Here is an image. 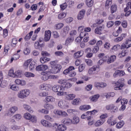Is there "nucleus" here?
I'll return each instance as SVG.
<instances>
[{"label": "nucleus", "instance_id": "0e129e2a", "mask_svg": "<svg viewBox=\"0 0 131 131\" xmlns=\"http://www.w3.org/2000/svg\"><path fill=\"white\" fill-rule=\"evenodd\" d=\"M13 117L15 119H16V120H20V119L22 118V116L20 114H16L14 115Z\"/></svg>", "mask_w": 131, "mask_h": 131}, {"label": "nucleus", "instance_id": "e433bc0d", "mask_svg": "<svg viewBox=\"0 0 131 131\" xmlns=\"http://www.w3.org/2000/svg\"><path fill=\"white\" fill-rule=\"evenodd\" d=\"M32 34H33V31H32L25 37V40H29L30 38H31Z\"/></svg>", "mask_w": 131, "mask_h": 131}, {"label": "nucleus", "instance_id": "4c0bfd02", "mask_svg": "<svg viewBox=\"0 0 131 131\" xmlns=\"http://www.w3.org/2000/svg\"><path fill=\"white\" fill-rule=\"evenodd\" d=\"M124 125V121H121L120 122H119L117 125H116V127L117 128H121L122 126Z\"/></svg>", "mask_w": 131, "mask_h": 131}, {"label": "nucleus", "instance_id": "423d86ee", "mask_svg": "<svg viewBox=\"0 0 131 131\" xmlns=\"http://www.w3.org/2000/svg\"><path fill=\"white\" fill-rule=\"evenodd\" d=\"M58 83L61 85L62 88L65 91V89H70L72 86V84L70 82H67V80L65 79H61L58 80Z\"/></svg>", "mask_w": 131, "mask_h": 131}, {"label": "nucleus", "instance_id": "6e6552de", "mask_svg": "<svg viewBox=\"0 0 131 131\" xmlns=\"http://www.w3.org/2000/svg\"><path fill=\"white\" fill-rule=\"evenodd\" d=\"M16 111H18V107L16 106H12L8 110V112L6 113V115L11 117V116H12L15 114Z\"/></svg>", "mask_w": 131, "mask_h": 131}, {"label": "nucleus", "instance_id": "de8ad7c7", "mask_svg": "<svg viewBox=\"0 0 131 131\" xmlns=\"http://www.w3.org/2000/svg\"><path fill=\"white\" fill-rule=\"evenodd\" d=\"M25 75L26 77H34V74L29 72H26Z\"/></svg>", "mask_w": 131, "mask_h": 131}, {"label": "nucleus", "instance_id": "a18cd8bd", "mask_svg": "<svg viewBox=\"0 0 131 131\" xmlns=\"http://www.w3.org/2000/svg\"><path fill=\"white\" fill-rule=\"evenodd\" d=\"M46 100L47 102H54L55 98L52 96H48L46 98Z\"/></svg>", "mask_w": 131, "mask_h": 131}, {"label": "nucleus", "instance_id": "f3484780", "mask_svg": "<svg viewBox=\"0 0 131 131\" xmlns=\"http://www.w3.org/2000/svg\"><path fill=\"white\" fill-rule=\"evenodd\" d=\"M106 110H112L114 112L117 111V107L115 106L114 104H109L105 106Z\"/></svg>", "mask_w": 131, "mask_h": 131}, {"label": "nucleus", "instance_id": "39448f33", "mask_svg": "<svg viewBox=\"0 0 131 131\" xmlns=\"http://www.w3.org/2000/svg\"><path fill=\"white\" fill-rule=\"evenodd\" d=\"M41 55L43 56V57H41L40 59V61L41 64H45V63H46V62L51 61V58L47 57L50 56V54L47 52V51H42Z\"/></svg>", "mask_w": 131, "mask_h": 131}, {"label": "nucleus", "instance_id": "1a4fd4ad", "mask_svg": "<svg viewBox=\"0 0 131 131\" xmlns=\"http://www.w3.org/2000/svg\"><path fill=\"white\" fill-rule=\"evenodd\" d=\"M58 106L61 108V109H63V110H65L66 109H68V108H69L68 102H67L65 100H60L58 102Z\"/></svg>", "mask_w": 131, "mask_h": 131}, {"label": "nucleus", "instance_id": "4468645a", "mask_svg": "<svg viewBox=\"0 0 131 131\" xmlns=\"http://www.w3.org/2000/svg\"><path fill=\"white\" fill-rule=\"evenodd\" d=\"M104 28V25H100V26L97 27V28L95 29L94 32L96 34H99V35H101V34H102V31H103Z\"/></svg>", "mask_w": 131, "mask_h": 131}, {"label": "nucleus", "instance_id": "6e6d98bb", "mask_svg": "<svg viewBox=\"0 0 131 131\" xmlns=\"http://www.w3.org/2000/svg\"><path fill=\"white\" fill-rule=\"evenodd\" d=\"M74 124H77L79 122V118L78 117L75 116L73 118Z\"/></svg>", "mask_w": 131, "mask_h": 131}, {"label": "nucleus", "instance_id": "58836bf2", "mask_svg": "<svg viewBox=\"0 0 131 131\" xmlns=\"http://www.w3.org/2000/svg\"><path fill=\"white\" fill-rule=\"evenodd\" d=\"M107 123H108V124H111V125H115L116 124V121L112 120V118H110L107 120Z\"/></svg>", "mask_w": 131, "mask_h": 131}, {"label": "nucleus", "instance_id": "412c9836", "mask_svg": "<svg viewBox=\"0 0 131 131\" xmlns=\"http://www.w3.org/2000/svg\"><path fill=\"white\" fill-rule=\"evenodd\" d=\"M41 123L43 125V126H46V127H51V126H52V123L45 120H42L41 121Z\"/></svg>", "mask_w": 131, "mask_h": 131}, {"label": "nucleus", "instance_id": "2eb2a0df", "mask_svg": "<svg viewBox=\"0 0 131 131\" xmlns=\"http://www.w3.org/2000/svg\"><path fill=\"white\" fill-rule=\"evenodd\" d=\"M52 35V33L51 32V31L48 30L47 31L45 32V35L44 37V40L45 41H49L50 39H51V36Z\"/></svg>", "mask_w": 131, "mask_h": 131}, {"label": "nucleus", "instance_id": "e2e57ef3", "mask_svg": "<svg viewBox=\"0 0 131 131\" xmlns=\"http://www.w3.org/2000/svg\"><path fill=\"white\" fill-rule=\"evenodd\" d=\"M85 63H86L87 65H89V66H92V65H93V61L90 59H86Z\"/></svg>", "mask_w": 131, "mask_h": 131}, {"label": "nucleus", "instance_id": "69168bd1", "mask_svg": "<svg viewBox=\"0 0 131 131\" xmlns=\"http://www.w3.org/2000/svg\"><path fill=\"white\" fill-rule=\"evenodd\" d=\"M9 129H8V127L5 126V125H2L0 126V131H8Z\"/></svg>", "mask_w": 131, "mask_h": 131}, {"label": "nucleus", "instance_id": "ea45409f", "mask_svg": "<svg viewBox=\"0 0 131 131\" xmlns=\"http://www.w3.org/2000/svg\"><path fill=\"white\" fill-rule=\"evenodd\" d=\"M76 95L75 94H68L66 96V98L67 99H68V100H73V99H74V98H75Z\"/></svg>", "mask_w": 131, "mask_h": 131}, {"label": "nucleus", "instance_id": "f704fd0d", "mask_svg": "<svg viewBox=\"0 0 131 131\" xmlns=\"http://www.w3.org/2000/svg\"><path fill=\"white\" fill-rule=\"evenodd\" d=\"M32 117V116H31V115L29 113H26L24 115V118H25V119H27L28 120H30V119H31Z\"/></svg>", "mask_w": 131, "mask_h": 131}, {"label": "nucleus", "instance_id": "0eeeda50", "mask_svg": "<svg viewBox=\"0 0 131 131\" xmlns=\"http://www.w3.org/2000/svg\"><path fill=\"white\" fill-rule=\"evenodd\" d=\"M99 71H100V66H94L89 70L88 73L90 75H94V74H98Z\"/></svg>", "mask_w": 131, "mask_h": 131}, {"label": "nucleus", "instance_id": "8fccbe9b", "mask_svg": "<svg viewBox=\"0 0 131 131\" xmlns=\"http://www.w3.org/2000/svg\"><path fill=\"white\" fill-rule=\"evenodd\" d=\"M129 8L131 9V2H128L127 4L126 5V7L124 10V12H127V11L129 10Z\"/></svg>", "mask_w": 131, "mask_h": 131}, {"label": "nucleus", "instance_id": "393cba45", "mask_svg": "<svg viewBox=\"0 0 131 131\" xmlns=\"http://www.w3.org/2000/svg\"><path fill=\"white\" fill-rule=\"evenodd\" d=\"M35 68H36V65L35 62L34 61L31 62L29 66V69L30 71H32V70H34Z\"/></svg>", "mask_w": 131, "mask_h": 131}, {"label": "nucleus", "instance_id": "37998d69", "mask_svg": "<svg viewBox=\"0 0 131 131\" xmlns=\"http://www.w3.org/2000/svg\"><path fill=\"white\" fill-rule=\"evenodd\" d=\"M54 55L57 57H63L64 56V53L62 51H56L55 52Z\"/></svg>", "mask_w": 131, "mask_h": 131}, {"label": "nucleus", "instance_id": "ddd939ff", "mask_svg": "<svg viewBox=\"0 0 131 131\" xmlns=\"http://www.w3.org/2000/svg\"><path fill=\"white\" fill-rule=\"evenodd\" d=\"M97 111L96 110H94L93 111L87 112L85 114H83L81 115V118L82 119H85V118H87L89 116V115H94L95 113H97Z\"/></svg>", "mask_w": 131, "mask_h": 131}, {"label": "nucleus", "instance_id": "a19ab883", "mask_svg": "<svg viewBox=\"0 0 131 131\" xmlns=\"http://www.w3.org/2000/svg\"><path fill=\"white\" fill-rule=\"evenodd\" d=\"M120 48V45H115L112 48V52H116L117 51H118V50H119Z\"/></svg>", "mask_w": 131, "mask_h": 131}, {"label": "nucleus", "instance_id": "3c124183", "mask_svg": "<svg viewBox=\"0 0 131 131\" xmlns=\"http://www.w3.org/2000/svg\"><path fill=\"white\" fill-rule=\"evenodd\" d=\"M10 89L12 90V91H15V92H17V91H19V87L17 86V85L13 84L12 85Z\"/></svg>", "mask_w": 131, "mask_h": 131}, {"label": "nucleus", "instance_id": "49530a36", "mask_svg": "<svg viewBox=\"0 0 131 131\" xmlns=\"http://www.w3.org/2000/svg\"><path fill=\"white\" fill-rule=\"evenodd\" d=\"M8 75L11 77H15V73H14V70L11 69L9 71Z\"/></svg>", "mask_w": 131, "mask_h": 131}, {"label": "nucleus", "instance_id": "603ef678", "mask_svg": "<svg viewBox=\"0 0 131 131\" xmlns=\"http://www.w3.org/2000/svg\"><path fill=\"white\" fill-rule=\"evenodd\" d=\"M65 17H66V13H61L58 15V18L60 19H63Z\"/></svg>", "mask_w": 131, "mask_h": 131}, {"label": "nucleus", "instance_id": "4be33fe9", "mask_svg": "<svg viewBox=\"0 0 131 131\" xmlns=\"http://www.w3.org/2000/svg\"><path fill=\"white\" fill-rule=\"evenodd\" d=\"M115 60H116V56L112 55L110 57H108L107 63L111 64V63H113Z\"/></svg>", "mask_w": 131, "mask_h": 131}, {"label": "nucleus", "instance_id": "6ab92c4d", "mask_svg": "<svg viewBox=\"0 0 131 131\" xmlns=\"http://www.w3.org/2000/svg\"><path fill=\"white\" fill-rule=\"evenodd\" d=\"M62 122L66 125H70L72 123V120L70 118H66L62 120Z\"/></svg>", "mask_w": 131, "mask_h": 131}, {"label": "nucleus", "instance_id": "774afa93", "mask_svg": "<svg viewBox=\"0 0 131 131\" xmlns=\"http://www.w3.org/2000/svg\"><path fill=\"white\" fill-rule=\"evenodd\" d=\"M24 54H25V55H29V54H30V49H29V48H26L24 50Z\"/></svg>", "mask_w": 131, "mask_h": 131}, {"label": "nucleus", "instance_id": "473e14b6", "mask_svg": "<svg viewBox=\"0 0 131 131\" xmlns=\"http://www.w3.org/2000/svg\"><path fill=\"white\" fill-rule=\"evenodd\" d=\"M73 40H74V38L70 37H68L65 41V45L68 46L70 43H71Z\"/></svg>", "mask_w": 131, "mask_h": 131}, {"label": "nucleus", "instance_id": "79ce46f5", "mask_svg": "<svg viewBox=\"0 0 131 131\" xmlns=\"http://www.w3.org/2000/svg\"><path fill=\"white\" fill-rule=\"evenodd\" d=\"M30 63H31V60L30 59L28 60L24 63V67L25 69H27V68H28V66L30 65Z\"/></svg>", "mask_w": 131, "mask_h": 131}, {"label": "nucleus", "instance_id": "cd10ccee", "mask_svg": "<svg viewBox=\"0 0 131 131\" xmlns=\"http://www.w3.org/2000/svg\"><path fill=\"white\" fill-rule=\"evenodd\" d=\"M125 36H126L125 34H122L121 35V36L118 37L116 39H115L114 41H115L116 42H119V41H121V40H122L123 39V38L125 37Z\"/></svg>", "mask_w": 131, "mask_h": 131}, {"label": "nucleus", "instance_id": "09e8293b", "mask_svg": "<svg viewBox=\"0 0 131 131\" xmlns=\"http://www.w3.org/2000/svg\"><path fill=\"white\" fill-rule=\"evenodd\" d=\"M125 45L128 49H129L131 47V40L130 39H127L125 42Z\"/></svg>", "mask_w": 131, "mask_h": 131}, {"label": "nucleus", "instance_id": "72a5a7b5", "mask_svg": "<svg viewBox=\"0 0 131 131\" xmlns=\"http://www.w3.org/2000/svg\"><path fill=\"white\" fill-rule=\"evenodd\" d=\"M15 77H17L20 78V77H22V71L20 70H17L15 72Z\"/></svg>", "mask_w": 131, "mask_h": 131}, {"label": "nucleus", "instance_id": "2f4dec72", "mask_svg": "<svg viewBox=\"0 0 131 131\" xmlns=\"http://www.w3.org/2000/svg\"><path fill=\"white\" fill-rule=\"evenodd\" d=\"M106 121L105 120H98L95 123V125L97 127L98 126H101L102 124H104V123Z\"/></svg>", "mask_w": 131, "mask_h": 131}, {"label": "nucleus", "instance_id": "bf43d9fd", "mask_svg": "<svg viewBox=\"0 0 131 131\" xmlns=\"http://www.w3.org/2000/svg\"><path fill=\"white\" fill-rule=\"evenodd\" d=\"M64 26V24L62 23H59L55 25L56 29H61Z\"/></svg>", "mask_w": 131, "mask_h": 131}, {"label": "nucleus", "instance_id": "9b49d317", "mask_svg": "<svg viewBox=\"0 0 131 131\" xmlns=\"http://www.w3.org/2000/svg\"><path fill=\"white\" fill-rule=\"evenodd\" d=\"M49 69V67L46 64H40L36 67V71H46Z\"/></svg>", "mask_w": 131, "mask_h": 131}, {"label": "nucleus", "instance_id": "c03bdc74", "mask_svg": "<svg viewBox=\"0 0 131 131\" xmlns=\"http://www.w3.org/2000/svg\"><path fill=\"white\" fill-rule=\"evenodd\" d=\"M68 113L70 114H76L77 113V110L75 109H70L67 111Z\"/></svg>", "mask_w": 131, "mask_h": 131}, {"label": "nucleus", "instance_id": "7ed1b4c3", "mask_svg": "<svg viewBox=\"0 0 131 131\" xmlns=\"http://www.w3.org/2000/svg\"><path fill=\"white\" fill-rule=\"evenodd\" d=\"M116 86L114 88L115 91H119L122 90V88L124 86V79H119L117 82L115 83Z\"/></svg>", "mask_w": 131, "mask_h": 131}, {"label": "nucleus", "instance_id": "20e7f679", "mask_svg": "<svg viewBox=\"0 0 131 131\" xmlns=\"http://www.w3.org/2000/svg\"><path fill=\"white\" fill-rule=\"evenodd\" d=\"M74 69H75L74 67L70 66L69 68L63 71V74H68L70 77H74V76L76 75V72L72 71L73 70H74Z\"/></svg>", "mask_w": 131, "mask_h": 131}, {"label": "nucleus", "instance_id": "aec40b11", "mask_svg": "<svg viewBox=\"0 0 131 131\" xmlns=\"http://www.w3.org/2000/svg\"><path fill=\"white\" fill-rule=\"evenodd\" d=\"M23 107L25 110L30 112V113H33V110L29 105L25 104L23 105Z\"/></svg>", "mask_w": 131, "mask_h": 131}, {"label": "nucleus", "instance_id": "5fc2aeb1", "mask_svg": "<svg viewBox=\"0 0 131 131\" xmlns=\"http://www.w3.org/2000/svg\"><path fill=\"white\" fill-rule=\"evenodd\" d=\"M105 5L106 8H108L109 6H111V5H112V0H106Z\"/></svg>", "mask_w": 131, "mask_h": 131}, {"label": "nucleus", "instance_id": "4d7b16f0", "mask_svg": "<svg viewBox=\"0 0 131 131\" xmlns=\"http://www.w3.org/2000/svg\"><path fill=\"white\" fill-rule=\"evenodd\" d=\"M79 98H76L72 101L73 105H78L79 104Z\"/></svg>", "mask_w": 131, "mask_h": 131}, {"label": "nucleus", "instance_id": "7c9ffc66", "mask_svg": "<svg viewBox=\"0 0 131 131\" xmlns=\"http://www.w3.org/2000/svg\"><path fill=\"white\" fill-rule=\"evenodd\" d=\"M44 108L46 109V110H52V109H54V105L51 104H45L44 105Z\"/></svg>", "mask_w": 131, "mask_h": 131}, {"label": "nucleus", "instance_id": "a211bd4d", "mask_svg": "<svg viewBox=\"0 0 131 131\" xmlns=\"http://www.w3.org/2000/svg\"><path fill=\"white\" fill-rule=\"evenodd\" d=\"M84 52L82 50H80L78 51L77 52L74 53V58L75 59H77L78 58H80L81 56L83 55Z\"/></svg>", "mask_w": 131, "mask_h": 131}, {"label": "nucleus", "instance_id": "bb28decb", "mask_svg": "<svg viewBox=\"0 0 131 131\" xmlns=\"http://www.w3.org/2000/svg\"><path fill=\"white\" fill-rule=\"evenodd\" d=\"M15 83L20 84V85H25V84H26V82L25 80H20L19 79H17L15 80Z\"/></svg>", "mask_w": 131, "mask_h": 131}, {"label": "nucleus", "instance_id": "dca6fc26", "mask_svg": "<svg viewBox=\"0 0 131 131\" xmlns=\"http://www.w3.org/2000/svg\"><path fill=\"white\" fill-rule=\"evenodd\" d=\"M94 85L95 88H97V89H100V88H106V86H107V84L104 82L100 83L96 82Z\"/></svg>", "mask_w": 131, "mask_h": 131}, {"label": "nucleus", "instance_id": "b1692460", "mask_svg": "<svg viewBox=\"0 0 131 131\" xmlns=\"http://www.w3.org/2000/svg\"><path fill=\"white\" fill-rule=\"evenodd\" d=\"M49 73H50V72L46 71L44 73V74L42 75L41 79L42 80H48L50 78V75Z\"/></svg>", "mask_w": 131, "mask_h": 131}, {"label": "nucleus", "instance_id": "f257e3e1", "mask_svg": "<svg viewBox=\"0 0 131 131\" xmlns=\"http://www.w3.org/2000/svg\"><path fill=\"white\" fill-rule=\"evenodd\" d=\"M52 90L55 93H57L58 96H64L66 95V93L64 92V89L61 86L58 85H55L52 88Z\"/></svg>", "mask_w": 131, "mask_h": 131}, {"label": "nucleus", "instance_id": "680f3d73", "mask_svg": "<svg viewBox=\"0 0 131 131\" xmlns=\"http://www.w3.org/2000/svg\"><path fill=\"white\" fill-rule=\"evenodd\" d=\"M128 49V48H127V46H126V44H125V43L124 44H122L121 46V50L122 51H123V50L124 51H126V49Z\"/></svg>", "mask_w": 131, "mask_h": 131}, {"label": "nucleus", "instance_id": "f03ea898", "mask_svg": "<svg viewBox=\"0 0 131 131\" xmlns=\"http://www.w3.org/2000/svg\"><path fill=\"white\" fill-rule=\"evenodd\" d=\"M30 94V91L28 89H25L19 91L17 94V97L19 99H25L29 96Z\"/></svg>", "mask_w": 131, "mask_h": 131}, {"label": "nucleus", "instance_id": "c9c22d12", "mask_svg": "<svg viewBox=\"0 0 131 131\" xmlns=\"http://www.w3.org/2000/svg\"><path fill=\"white\" fill-rule=\"evenodd\" d=\"M86 4L89 7H93L94 0H86Z\"/></svg>", "mask_w": 131, "mask_h": 131}, {"label": "nucleus", "instance_id": "5701e85b", "mask_svg": "<svg viewBox=\"0 0 131 131\" xmlns=\"http://www.w3.org/2000/svg\"><path fill=\"white\" fill-rule=\"evenodd\" d=\"M84 14H85V10H81L79 12V14L78 15V16H77L78 20H81V19H82V18L84 17Z\"/></svg>", "mask_w": 131, "mask_h": 131}, {"label": "nucleus", "instance_id": "13d9d810", "mask_svg": "<svg viewBox=\"0 0 131 131\" xmlns=\"http://www.w3.org/2000/svg\"><path fill=\"white\" fill-rule=\"evenodd\" d=\"M113 25H114V21H110L107 22L106 26H107V27H108V28H110L112 27V26H113Z\"/></svg>", "mask_w": 131, "mask_h": 131}, {"label": "nucleus", "instance_id": "338daca9", "mask_svg": "<svg viewBox=\"0 0 131 131\" xmlns=\"http://www.w3.org/2000/svg\"><path fill=\"white\" fill-rule=\"evenodd\" d=\"M115 94L114 93H108L105 95L106 99H109L110 97H114Z\"/></svg>", "mask_w": 131, "mask_h": 131}, {"label": "nucleus", "instance_id": "052dcab7", "mask_svg": "<svg viewBox=\"0 0 131 131\" xmlns=\"http://www.w3.org/2000/svg\"><path fill=\"white\" fill-rule=\"evenodd\" d=\"M8 85V83L6 81H2L1 84L0 85V88H6Z\"/></svg>", "mask_w": 131, "mask_h": 131}, {"label": "nucleus", "instance_id": "c756f323", "mask_svg": "<svg viewBox=\"0 0 131 131\" xmlns=\"http://www.w3.org/2000/svg\"><path fill=\"white\" fill-rule=\"evenodd\" d=\"M80 110H82V111H85L86 110H89V109H91V106L89 105H84L80 106Z\"/></svg>", "mask_w": 131, "mask_h": 131}, {"label": "nucleus", "instance_id": "f8f14e48", "mask_svg": "<svg viewBox=\"0 0 131 131\" xmlns=\"http://www.w3.org/2000/svg\"><path fill=\"white\" fill-rule=\"evenodd\" d=\"M55 131H64L67 129V127L64 124H56Z\"/></svg>", "mask_w": 131, "mask_h": 131}, {"label": "nucleus", "instance_id": "c85d7f7f", "mask_svg": "<svg viewBox=\"0 0 131 131\" xmlns=\"http://www.w3.org/2000/svg\"><path fill=\"white\" fill-rule=\"evenodd\" d=\"M117 11V5L113 4L111 7V13L113 14Z\"/></svg>", "mask_w": 131, "mask_h": 131}, {"label": "nucleus", "instance_id": "a878e982", "mask_svg": "<svg viewBox=\"0 0 131 131\" xmlns=\"http://www.w3.org/2000/svg\"><path fill=\"white\" fill-rule=\"evenodd\" d=\"M100 98V95L99 94H96L95 95H93L90 97V100L91 102H97L98 101V99Z\"/></svg>", "mask_w": 131, "mask_h": 131}, {"label": "nucleus", "instance_id": "864d4df0", "mask_svg": "<svg viewBox=\"0 0 131 131\" xmlns=\"http://www.w3.org/2000/svg\"><path fill=\"white\" fill-rule=\"evenodd\" d=\"M49 93H48L47 91L46 92H41L39 93V96L40 97H47V96H48Z\"/></svg>", "mask_w": 131, "mask_h": 131}, {"label": "nucleus", "instance_id": "9d476101", "mask_svg": "<svg viewBox=\"0 0 131 131\" xmlns=\"http://www.w3.org/2000/svg\"><path fill=\"white\" fill-rule=\"evenodd\" d=\"M62 67L60 64H55L53 68H52L49 72L50 73L56 74L58 73Z\"/></svg>", "mask_w": 131, "mask_h": 131}]
</instances>
